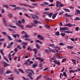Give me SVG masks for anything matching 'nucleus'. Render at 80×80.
I'll use <instances>...</instances> for the list:
<instances>
[{"label": "nucleus", "instance_id": "nucleus-62", "mask_svg": "<svg viewBox=\"0 0 80 80\" xmlns=\"http://www.w3.org/2000/svg\"><path fill=\"white\" fill-rule=\"evenodd\" d=\"M63 58V56H60L58 57V58Z\"/></svg>", "mask_w": 80, "mask_h": 80}, {"label": "nucleus", "instance_id": "nucleus-36", "mask_svg": "<svg viewBox=\"0 0 80 80\" xmlns=\"http://www.w3.org/2000/svg\"><path fill=\"white\" fill-rule=\"evenodd\" d=\"M60 30L62 31V32H63V31H65V30H64V28H60Z\"/></svg>", "mask_w": 80, "mask_h": 80}, {"label": "nucleus", "instance_id": "nucleus-59", "mask_svg": "<svg viewBox=\"0 0 80 80\" xmlns=\"http://www.w3.org/2000/svg\"><path fill=\"white\" fill-rule=\"evenodd\" d=\"M4 59L5 60H6V62H8V60L7 58H4Z\"/></svg>", "mask_w": 80, "mask_h": 80}, {"label": "nucleus", "instance_id": "nucleus-52", "mask_svg": "<svg viewBox=\"0 0 80 80\" xmlns=\"http://www.w3.org/2000/svg\"><path fill=\"white\" fill-rule=\"evenodd\" d=\"M71 26H73V25L72 24H68V27H71Z\"/></svg>", "mask_w": 80, "mask_h": 80}, {"label": "nucleus", "instance_id": "nucleus-3", "mask_svg": "<svg viewBox=\"0 0 80 80\" xmlns=\"http://www.w3.org/2000/svg\"><path fill=\"white\" fill-rule=\"evenodd\" d=\"M37 38H39L40 40H45L44 37L40 35H38L37 36Z\"/></svg>", "mask_w": 80, "mask_h": 80}, {"label": "nucleus", "instance_id": "nucleus-46", "mask_svg": "<svg viewBox=\"0 0 80 80\" xmlns=\"http://www.w3.org/2000/svg\"><path fill=\"white\" fill-rule=\"evenodd\" d=\"M45 51L46 53H48L49 52V50L48 49H45Z\"/></svg>", "mask_w": 80, "mask_h": 80}, {"label": "nucleus", "instance_id": "nucleus-1", "mask_svg": "<svg viewBox=\"0 0 80 80\" xmlns=\"http://www.w3.org/2000/svg\"><path fill=\"white\" fill-rule=\"evenodd\" d=\"M26 72L27 73H28V77H29L30 78H31L32 80H33V78L31 76H32V73L34 75L35 74V73H34V72H33V71L31 69H27V70H25Z\"/></svg>", "mask_w": 80, "mask_h": 80}, {"label": "nucleus", "instance_id": "nucleus-26", "mask_svg": "<svg viewBox=\"0 0 80 80\" xmlns=\"http://www.w3.org/2000/svg\"><path fill=\"white\" fill-rule=\"evenodd\" d=\"M62 75L63 76H64L65 77H67V74H66V72H63Z\"/></svg>", "mask_w": 80, "mask_h": 80}, {"label": "nucleus", "instance_id": "nucleus-19", "mask_svg": "<svg viewBox=\"0 0 80 80\" xmlns=\"http://www.w3.org/2000/svg\"><path fill=\"white\" fill-rule=\"evenodd\" d=\"M3 7L6 8H8V6L7 5L4 4L3 5Z\"/></svg>", "mask_w": 80, "mask_h": 80}, {"label": "nucleus", "instance_id": "nucleus-14", "mask_svg": "<svg viewBox=\"0 0 80 80\" xmlns=\"http://www.w3.org/2000/svg\"><path fill=\"white\" fill-rule=\"evenodd\" d=\"M76 12L77 13H75V15H79V14H80V11L79 10H77Z\"/></svg>", "mask_w": 80, "mask_h": 80}, {"label": "nucleus", "instance_id": "nucleus-11", "mask_svg": "<svg viewBox=\"0 0 80 80\" xmlns=\"http://www.w3.org/2000/svg\"><path fill=\"white\" fill-rule=\"evenodd\" d=\"M58 14V12H56L52 16V19H54V18H55V17H57V15Z\"/></svg>", "mask_w": 80, "mask_h": 80}, {"label": "nucleus", "instance_id": "nucleus-12", "mask_svg": "<svg viewBox=\"0 0 80 80\" xmlns=\"http://www.w3.org/2000/svg\"><path fill=\"white\" fill-rule=\"evenodd\" d=\"M49 5V3L48 2H43V4H40V5H41V6H44L45 5Z\"/></svg>", "mask_w": 80, "mask_h": 80}, {"label": "nucleus", "instance_id": "nucleus-56", "mask_svg": "<svg viewBox=\"0 0 80 80\" xmlns=\"http://www.w3.org/2000/svg\"><path fill=\"white\" fill-rule=\"evenodd\" d=\"M65 33H61V35L62 37H64V36H65Z\"/></svg>", "mask_w": 80, "mask_h": 80}, {"label": "nucleus", "instance_id": "nucleus-44", "mask_svg": "<svg viewBox=\"0 0 80 80\" xmlns=\"http://www.w3.org/2000/svg\"><path fill=\"white\" fill-rule=\"evenodd\" d=\"M49 46V47H55V45L53 44H50Z\"/></svg>", "mask_w": 80, "mask_h": 80}, {"label": "nucleus", "instance_id": "nucleus-5", "mask_svg": "<svg viewBox=\"0 0 80 80\" xmlns=\"http://www.w3.org/2000/svg\"><path fill=\"white\" fill-rule=\"evenodd\" d=\"M19 5L20 6H24L25 7H31V8H34V7H33L32 6H28L27 5H26L25 4H19Z\"/></svg>", "mask_w": 80, "mask_h": 80}, {"label": "nucleus", "instance_id": "nucleus-29", "mask_svg": "<svg viewBox=\"0 0 80 80\" xmlns=\"http://www.w3.org/2000/svg\"><path fill=\"white\" fill-rule=\"evenodd\" d=\"M36 42H38V43H39L40 44H42V42H40V41L39 40H36Z\"/></svg>", "mask_w": 80, "mask_h": 80}, {"label": "nucleus", "instance_id": "nucleus-17", "mask_svg": "<svg viewBox=\"0 0 80 80\" xmlns=\"http://www.w3.org/2000/svg\"><path fill=\"white\" fill-rule=\"evenodd\" d=\"M13 44V42H11L10 44L8 45V48H10V47H12V45Z\"/></svg>", "mask_w": 80, "mask_h": 80}, {"label": "nucleus", "instance_id": "nucleus-25", "mask_svg": "<svg viewBox=\"0 0 80 80\" xmlns=\"http://www.w3.org/2000/svg\"><path fill=\"white\" fill-rule=\"evenodd\" d=\"M2 21L4 24H5V26H7V24H6V22H5V19L3 18Z\"/></svg>", "mask_w": 80, "mask_h": 80}, {"label": "nucleus", "instance_id": "nucleus-32", "mask_svg": "<svg viewBox=\"0 0 80 80\" xmlns=\"http://www.w3.org/2000/svg\"><path fill=\"white\" fill-rule=\"evenodd\" d=\"M64 30H69V28H67V27H64Z\"/></svg>", "mask_w": 80, "mask_h": 80}, {"label": "nucleus", "instance_id": "nucleus-41", "mask_svg": "<svg viewBox=\"0 0 80 80\" xmlns=\"http://www.w3.org/2000/svg\"><path fill=\"white\" fill-rule=\"evenodd\" d=\"M42 77V75H40V76L37 77V78L36 79V80H38L39 78H40Z\"/></svg>", "mask_w": 80, "mask_h": 80}, {"label": "nucleus", "instance_id": "nucleus-60", "mask_svg": "<svg viewBox=\"0 0 80 80\" xmlns=\"http://www.w3.org/2000/svg\"><path fill=\"white\" fill-rule=\"evenodd\" d=\"M22 23H25V19H22Z\"/></svg>", "mask_w": 80, "mask_h": 80}, {"label": "nucleus", "instance_id": "nucleus-15", "mask_svg": "<svg viewBox=\"0 0 80 80\" xmlns=\"http://www.w3.org/2000/svg\"><path fill=\"white\" fill-rule=\"evenodd\" d=\"M28 37H29V36L26 33L25 34L24 36H23L22 37L24 38H28Z\"/></svg>", "mask_w": 80, "mask_h": 80}, {"label": "nucleus", "instance_id": "nucleus-23", "mask_svg": "<svg viewBox=\"0 0 80 80\" xmlns=\"http://www.w3.org/2000/svg\"><path fill=\"white\" fill-rule=\"evenodd\" d=\"M9 27H11L12 28H17V27H16V26H12L11 25H10Z\"/></svg>", "mask_w": 80, "mask_h": 80}, {"label": "nucleus", "instance_id": "nucleus-51", "mask_svg": "<svg viewBox=\"0 0 80 80\" xmlns=\"http://www.w3.org/2000/svg\"><path fill=\"white\" fill-rule=\"evenodd\" d=\"M17 47L18 48H19V50H21L22 49V48L20 46H18Z\"/></svg>", "mask_w": 80, "mask_h": 80}, {"label": "nucleus", "instance_id": "nucleus-58", "mask_svg": "<svg viewBox=\"0 0 80 80\" xmlns=\"http://www.w3.org/2000/svg\"><path fill=\"white\" fill-rule=\"evenodd\" d=\"M2 33L3 34V35H7V32H2Z\"/></svg>", "mask_w": 80, "mask_h": 80}, {"label": "nucleus", "instance_id": "nucleus-40", "mask_svg": "<svg viewBox=\"0 0 80 80\" xmlns=\"http://www.w3.org/2000/svg\"><path fill=\"white\" fill-rule=\"evenodd\" d=\"M66 60H67V58H65L64 59H63L62 60V63H63L64 62H65Z\"/></svg>", "mask_w": 80, "mask_h": 80}, {"label": "nucleus", "instance_id": "nucleus-61", "mask_svg": "<svg viewBox=\"0 0 80 80\" xmlns=\"http://www.w3.org/2000/svg\"><path fill=\"white\" fill-rule=\"evenodd\" d=\"M8 16L9 17H10L11 18H12V14H8Z\"/></svg>", "mask_w": 80, "mask_h": 80}, {"label": "nucleus", "instance_id": "nucleus-55", "mask_svg": "<svg viewBox=\"0 0 80 80\" xmlns=\"http://www.w3.org/2000/svg\"><path fill=\"white\" fill-rule=\"evenodd\" d=\"M56 64H57L58 65H60V63L59 61H57V62H56Z\"/></svg>", "mask_w": 80, "mask_h": 80}, {"label": "nucleus", "instance_id": "nucleus-20", "mask_svg": "<svg viewBox=\"0 0 80 80\" xmlns=\"http://www.w3.org/2000/svg\"><path fill=\"white\" fill-rule=\"evenodd\" d=\"M52 15H53V13H51L48 14V16L49 17H51L52 16Z\"/></svg>", "mask_w": 80, "mask_h": 80}, {"label": "nucleus", "instance_id": "nucleus-34", "mask_svg": "<svg viewBox=\"0 0 80 80\" xmlns=\"http://www.w3.org/2000/svg\"><path fill=\"white\" fill-rule=\"evenodd\" d=\"M0 52L1 55H2V56H3V50L2 49L0 50Z\"/></svg>", "mask_w": 80, "mask_h": 80}, {"label": "nucleus", "instance_id": "nucleus-37", "mask_svg": "<svg viewBox=\"0 0 80 80\" xmlns=\"http://www.w3.org/2000/svg\"><path fill=\"white\" fill-rule=\"evenodd\" d=\"M0 72L1 75H2L3 74V69H1Z\"/></svg>", "mask_w": 80, "mask_h": 80}, {"label": "nucleus", "instance_id": "nucleus-30", "mask_svg": "<svg viewBox=\"0 0 80 80\" xmlns=\"http://www.w3.org/2000/svg\"><path fill=\"white\" fill-rule=\"evenodd\" d=\"M38 59L39 60H41V61H40V62H41V63L42 62L44 61V60H43V59H42L40 58H38Z\"/></svg>", "mask_w": 80, "mask_h": 80}, {"label": "nucleus", "instance_id": "nucleus-24", "mask_svg": "<svg viewBox=\"0 0 80 80\" xmlns=\"http://www.w3.org/2000/svg\"><path fill=\"white\" fill-rule=\"evenodd\" d=\"M7 37L8 38L9 40H12V38H11V37H10L9 36L7 35Z\"/></svg>", "mask_w": 80, "mask_h": 80}, {"label": "nucleus", "instance_id": "nucleus-45", "mask_svg": "<svg viewBox=\"0 0 80 80\" xmlns=\"http://www.w3.org/2000/svg\"><path fill=\"white\" fill-rule=\"evenodd\" d=\"M69 8H70V9H72V10H73V9H74V8L72 6L69 7Z\"/></svg>", "mask_w": 80, "mask_h": 80}, {"label": "nucleus", "instance_id": "nucleus-33", "mask_svg": "<svg viewBox=\"0 0 80 80\" xmlns=\"http://www.w3.org/2000/svg\"><path fill=\"white\" fill-rule=\"evenodd\" d=\"M74 20L76 21V20H80V18L78 17H77L74 19Z\"/></svg>", "mask_w": 80, "mask_h": 80}, {"label": "nucleus", "instance_id": "nucleus-63", "mask_svg": "<svg viewBox=\"0 0 80 80\" xmlns=\"http://www.w3.org/2000/svg\"><path fill=\"white\" fill-rule=\"evenodd\" d=\"M22 78H23L24 80H28V78H25L24 77H22Z\"/></svg>", "mask_w": 80, "mask_h": 80}, {"label": "nucleus", "instance_id": "nucleus-16", "mask_svg": "<svg viewBox=\"0 0 80 80\" xmlns=\"http://www.w3.org/2000/svg\"><path fill=\"white\" fill-rule=\"evenodd\" d=\"M73 48H74V46H67V48L69 49H73Z\"/></svg>", "mask_w": 80, "mask_h": 80}, {"label": "nucleus", "instance_id": "nucleus-54", "mask_svg": "<svg viewBox=\"0 0 80 80\" xmlns=\"http://www.w3.org/2000/svg\"><path fill=\"white\" fill-rule=\"evenodd\" d=\"M32 5H33V6H37V5H38V4L37 3H35L34 4L32 3Z\"/></svg>", "mask_w": 80, "mask_h": 80}, {"label": "nucleus", "instance_id": "nucleus-27", "mask_svg": "<svg viewBox=\"0 0 80 80\" xmlns=\"http://www.w3.org/2000/svg\"><path fill=\"white\" fill-rule=\"evenodd\" d=\"M6 73H12V71H10V70H7L6 72Z\"/></svg>", "mask_w": 80, "mask_h": 80}, {"label": "nucleus", "instance_id": "nucleus-50", "mask_svg": "<svg viewBox=\"0 0 80 80\" xmlns=\"http://www.w3.org/2000/svg\"><path fill=\"white\" fill-rule=\"evenodd\" d=\"M27 33H26V32H25L24 31H22L21 32V33L22 34H25Z\"/></svg>", "mask_w": 80, "mask_h": 80}, {"label": "nucleus", "instance_id": "nucleus-4", "mask_svg": "<svg viewBox=\"0 0 80 80\" xmlns=\"http://www.w3.org/2000/svg\"><path fill=\"white\" fill-rule=\"evenodd\" d=\"M30 61V59H28L25 62V63H24V65H26L27 66H29V65H30V64L29 63H28V62H29Z\"/></svg>", "mask_w": 80, "mask_h": 80}, {"label": "nucleus", "instance_id": "nucleus-8", "mask_svg": "<svg viewBox=\"0 0 80 80\" xmlns=\"http://www.w3.org/2000/svg\"><path fill=\"white\" fill-rule=\"evenodd\" d=\"M37 65H38V62H35L34 64L32 65V68H36Z\"/></svg>", "mask_w": 80, "mask_h": 80}, {"label": "nucleus", "instance_id": "nucleus-28", "mask_svg": "<svg viewBox=\"0 0 80 80\" xmlns=\"http://www.w3.org/2000/svg\"><path fill=\"white\" fill-rule=\"evenodd\" d=\"M48 49H49V52H52V50L53 49H51L50 48L48 47Z\"/></svg>", "mask_w": 80, "mask_h": 80}, {"label": "nucleus", "instance_id": "nucleus-35", "mask_svg": "<svg viewBox=\"0 0 80 80\" xmlns=\"http://www.w3.org/2000/svg\"><path fill=\"white\" fill-rule=\"evenodd\" d=\"M22 8H20L19 7H16V9L18 10H22Z\"/></svg>", "mask_w": 80, "mask_h": 80}, {"label": "nucleus", "instance_id": "nucleus-18", "mask_svg": "<svg viewBox=\"0 0 80 80\" xmlns=\"http://www.w3.org/2000/svg\"><path fill=\"white\" fill-rule=\"evenodd\" d=\"M71 60L74 65H76V60L75 59H71Z\"/></svg>", "mask_w": 80, "mask_h": 80}, {"label": "nucleus", "instance_id": "nucleus-21", "mask_svg": "<svg viewBox=\"0 0 80 80\" xmlns=\"http://www.w3.org/2000/svg\"><path fill=\"white\" fill-rule=\"evenodd\" d=\"M55 34L56 36H59L60 35V32H55Z\"/></svg>", "mask_w": 80, "mask_h": 80}, {"label": "nucleus", "instance_id": "nucleus-43", "mask_svg": "<svg viewBox=\"0 0 80 80\" xmlns=\"http://www.w3.org/2000/svg\"><path fill=\"white\" fill-rule=\"evenodd\" d=\"M3 41H5V39L4 38L0 39V42H3Z\"/></svg>", "mask_w": 80, "mask_h": 80}, {"label": "nucleus", "instance_id": "nucleus-22", "mask_svg": "<svg viewBox=\"0 0 80 80\" xmlns=\"http://www.w3.org/2000/svg\"><path fill=\"white\" fill-rule=\"evenodd\" d=\"M26 28H32V26L31 25H28L26 26Z\"/></svg>", "mask_w": 80, "mask_h": 80}, {"label": "nucleus", "instance_id": "nucleus-47", "mask_svg": "<svg viewBox=\"0 0 80 80\" xmlns=\"http://www.w3.org/2000/svg\"><path fill=\"white\" fill-rule=\"evenodd\" d=\"M18 70L19 71V72H21V73H24V72H23V70H22V69H18Z\"/></svg>", "mask_w": 80, "mask_h": 80}, {"label": "nucleus", "instance_id": "nucleus-9", "mask_svg": "<svg viewBox=\"0 0 80 80\" xmlns=\"http://www.w3.org/2000/svg\"><path fill=\"white\" fill-rule=\"evenodd\" d=\"M63 33H73V32L70 31H63Z\"/></svg>", "mask_w": 80, "mask_h": 80}, {"label": "nucleus", "instance_id": "nucleus-7", "mask_svg": "<svg viewBox=\"0 0 80 80\" xmlns=\"http://www.w3.org/2000/svg\"><path fill=\"white\" fill-rule=\"evenodd\" d=\"M63 17H73V15H71L70 14H68L66 13L63 16Z\"/></svg>", "mask_w": 80, "mask_h": 80}, {"label": "nucleus", "instance_id": "nucleus-13", "mask_svg": "<svg viewBox=\"0 0 80 80\" xmlns=\"http://www.w3.org/2000/svg\"><path fill=\"white\" fill-rule=\"evenodd\" d=\"M63 10L66 12H68L69 13L70 12V10L68 9L63 8Z\"/></svg>", "mask_w": 80, "mask_h": 80}, {"label": "nucleus", "instance_id": "nucleus-10", "mask_svg": "<svg viewBox=\"0 0 80 80\" xmlns=\"http://www.w3.org/2000/svg\"><path fill=\"white\" fill-rule=\"evenodd\" d=\"M2 64L3 65L4 67H8L9 66V64H7V62H2Z\"/></svg>", "mask_w": 80, "mask_h": 80}, {"label": "nucleus", "instance_id": "nucleus-38", "mask_svg": "<svg viewBox=\"0 0 80 80\" xmlns=\"http://www.w3.org/2000/svg\"><path fill=\"white\" fill-rule=\"evenodd\" d=\"M59 45H61V46H63V45H65V44L62 43V42H60L59 43Z\"/></svg>", "mask_w": 80, "mask_h": 80}, {"label": "nucleus", "instance_id": "nucleus-42", "mask_svg": "<svg viewBox=\"0 0 80 80\" xmlns=\"http://www.w3.org/2000/svg\"><path fill=\"white\" fill-rule=\"evenodd\" d=\"M11 55L10 54H9L8 56V58H9V60L10 61H11V60H12V58H11Z\"/></svg>", "mask_w": 80, "mask_h": 80}, {"label": "nucleus", "instance_id": "nucleus-31", "mask_svg": "<svg viewBox=\"0 0 80 80\" xmlns=\"http://www.w3.org/2000/svg\"><path fill=\"white\" fill-rule=\"evenodd\" d=\"M64 6L62 4L61 2H59V7H63Z\"/></svg>", "mask_w": 80, "mask_h": 80}, {"label": "nucleus", "instance_id": "nucleus-6", "mask_svg": "<svg viewBox=\"0 0 80 80\" xmlns=\"http://www.w3.org/2000/svg\"><path fill=\"white\" fill-rule=\"evenodd\" d=\"M31 17H32L33 19H38V17L36 16V15H33V14H31Z\"/></svg>", "mask_w": 80, "mask_h": 80}, {"label": "nucleus", "instance_id": "nucleus-2", "mask_svg": "<svg viewBox=\"0 0 80 80\" xmlns=\"http://www.w3.org/2000/svg\"><path fill=\"white\" fill-rule=\"evenodd\" d=\"M33 22L34 23H31V25H32V26H33L34 27H37V25L35 24H37V23L41 24L42 23L40 21H38L36 20H34Z\"/></svg>", "mask_w": 80, "mask_h": 80}, {"label": "nucleus", "instance_id": "nucleus-64", "mask_svg": "<svg viewBox=\"0 0 80 80\" xmlns=\"http://www.w3.org/2000/svg\"><path fill=\"white\" fill-rule=\"evenodd\" d=\"M1 13H4V9H1Z\"/></svg>", "mask_w": 80, "mask_h": 80}, {"label": "nucleus", "instance_id": "nucleus-49", "mask_svg": "<svg viewBox=\"0 0 80 80\" xmlns=\"http://www.w3.org/2000/svg\"><path fill=\"white\" fill-rule=\"evenodd\" d=\"M29 49L30 50V52L32 51V48H30L29 47L28 48V50H29Z\"/></svg>", "mask_w": 80, "mask_h": 80}, {"label": "nucleus", "instance_id": "nucleus-53", "mask_svg": "<svg viewBox=\"0 0 80 80\" xmlns=\"http://www.w3.org/2000/svg\"><path fill=\"white\" fill-rule=\"evenodd\" d=\"M12 36H13V37H14V38H17L16 34H12Z\"/></svg>", "mask_w": 80, "mask_h": 80}, {"label": "nucleus", "instance_id": "nucleus-57", "mask_svg": "<svg viewBox=\"0 0 80 80\" xmlns=\"http://www.w3.org/2000/svg\"><path fill=\"white\" fill-rule=\"evenodd\" d=\"M55 47L57 48V49H58V50H60V48L59 47L56 46Z\"/></svg>", "mask_w": 80, "mask_h": 80}, {"label": "nucleus", "instance_id": "nucleus-39", "mask_svg": "<svg viewBox=\"0 0 80 80\" xmlns=\"http://www.w3.org/2000/svg\"><path fill=\"white\" fill-rule=\"evenodd\" d=\"M21 44L22 45H27V42H22Z\"/></svg>", "mask_w": 80, "mask_h": 80}, {"label": "nucleus", "instance_id": "nucleus-48", "mask_svg": "<svg viewBox=\"0 0 80 80\" xmlns=\"http://www.w3.org/2000/svg\"><path fill=\"white\" fill-rule=\"evenodd\" d=\"M36 46L37 48H39V49H40V46H39V45H38L36 44Z\"/></svg>", "mask_w": 80, "mask_h": 80}]
</instances>
